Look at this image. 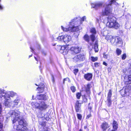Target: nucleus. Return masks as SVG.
Segmentation results:
<instances>
[{"label":"nucleus","instance_id":"nucleus-10","mask_svg":"<svg viewBox=\"0 0 131 131\" xmlns=\"http://www.w3.org/2000/svg\"><path fill=\"white\" fill-rule=\"evenodd\" d=\"M77 19V18H75L72 20L70 22V25L73 26V24H74V26H78V25H79L80 22L79 21H78V20H76Z\"/></svg>","mask_w":131,"mask_h":131},{"label":"nucleus","instance_id":"nucleus-11","mask_svg":"<svg viewBox=\"0 0 131 131\" xmlns=\"http://www.w3.org/2000/svg\"><path fill=\"white\" fill-rule=\"evenodd\" d=\"M45 85L44 84L42 83L39 85V87L37 88V89L38 90L39 93L42 92L44 91Z\"/></svg>","mask_w":131,"mask_h":131},{"label":"nucleus","instance_id":"nucleus-6","mask_svg":"<svg viewBox=\"0 0 131 131\" xmlns=\"http://www.w3.org/2000/svg\"><path fill=\"white\" fill-rule=\"evenodd\" d=\"M103 4L102 2H98L95 3L91 4V5L92 7L95 8V9H97L101 7Z\"/></svg>","mask_w":131,"mask_h":131},{"label":"nucleus","instance_id":"nucleus-19","mask_svg":"<svg viewBox=\"0 0 131 131\" xmlns=\"http://www.w3.org/2000/svg\"><path fill=\"white\" fill-rule=\"evenodd\" d=\"M71 39V37L69 35H64V41L65 42H68Z\"/></svg>","mask_w":131,"mask_h":131},{"label":"nucleus","instance_id":"nucleus-22","mask_svg":"<svg viewBox=\"0 0 131 131\" xmlns=\"http://www.w3.org/2000/svg\"><path fill=\"white\" fill-rule=\"evenodd\" d=\"M61 28L64 31H69V32H71V27H69L68 28H66L63 27L62 26H61Z\"/></svg>","mask_w":131,"mask_h":131},{"label":"nucleus","instance_id":"nucleus-49","mask_svg":"<svg viewBox=\"0 0 131 131\" xmlns=\"http://www.w3.org/2000/svg\"><path fill=\"white\" fill-rule=\"evenodd\" d=\"M5 105L6 106H8V104L9 103L8 102H7V101H5Z\"/></svg>","mask_w":131,"mask_h":131},{"label":"nucleus","instance_id":"nucleus-34","mask_svg":"<svg viewBox=\"0 0 131 131\" xmlns=\"http://www.w3.org/2000/svg\"><path fill=\"white\" fill-rule=\"evenodd\" d=\"M71 89L73 92H74L76 91L75 88L74 86H72L71 87Z\"/></svg>","mask_w":131,"mask_h":131},{"label":"nucleus","instance_id":"nucleus-29","mask_svg":"<svg viewBox=\"0 0 131 131\" xmlns=\"http://www.w3.org/2000/svg\"><path fill=\"white\" fill-rule=\"evenodd\" d=\"M19 100L18 99H16L14 101L13 103L14 104V106L17 105L19 102Z\"/></svg>","mask_w":131,"mask_h":131},{"label":"nucleus","instance_id":"nucleus-51","mask_svg":"<svg viewBox=\"0 0 131 131\" xmlns=\"http://www.w3.org/2000/svg\"><path fill=\"white\" fill-rule=\"evenodd\" d=\"M103 64H104L106 66H107V64L105 62H103Z\"/></svg>","mask_w":131,"mask_h":131},{"label":"nucleus","instance_id":"nucleus-15","mask_svg":"<svg viewBox=\"0 0 131 131\" xmlns=\"http://www.w3.org/2000/svg\"><path fill=\"white\" fill-rule=\"evenodd\" d=\"M9 94V93H7L5 94L4 93H1L0 94V97H4L6 100H8L10 97V95Z\"/></svg>","mask_w":131,"mask_h":131},{"label":"nucleus","instance_id":"nucleus-60","mask_svg":"<svg viewBox=\"0 0 131 131\" xmlns=\"http://www.w3.org/2000/svg\"><path fill=\"white\" fill-rule=\"evenodd\" d=\"M35 85H37V86H38V85H37L36 84H35Z\"/></svg>","mask_w":131,"mask_h":131},{"label":"nucleus","instance_id":"nucleus-9","mask_svg":"<svg viewBox=\"0 0 131 131\" xmlns=\"http://www.w3.org/2000/svg\"><path fill=\"white\" fill-rule=\"evenodd\" d=\"M58 48L60 50V51L62 53L65 52V54H66L68 52V51L66 49V48L65 46H58Z\"/></svg>","mask_w":131,"mask_h":131},{"label":"nucleus","instance_id":"nucleus-21","mask_svg":"<svg viewBox=\"0 0 131 131\" xmlns=\"http://www.w3.org/2000/svg\"><path fill=\"white\" fill-rule=\"evenodd\" d=\"M71 32L79 30V26H74L73 27H71Z\"/></svg>","mask_w":131,"mask_h":131},{"label":"nucleus","instance_id":"nucleus-4","mask_svg":"<svg viewBox=\"0 0 131 131\" xmlns=\"http://www.w3.org/2000/svg\"><path fill=\"white\" fill-rule=\"evenodd\" d=\"M81 50V48L78 46H72L69 49V51L71 54H74L79 53Z\"/></svg>","mask_w":131,"mask_h":131},{"label":"nucleus","instance_id":"nucleus-56","mask_svg":"<svg viewBox=\"0 0 131 131\" xmlns=\"http://www.w3.org/2000/svg\"><path fill=\"white\" fill-rule=\"evenodd\" d=\"M30 48L31 49L32 51H33V49L31 47H30Z\"/></svg>","mask_w":131,"mask_h":131},{"label":"nucleus","instance_id":"nucleus-12","mask_svg":"<svg viewBox=\"0 0 131 131\" xmlns=\"http://www.w3.org/2000/svg\"><path fill=\"white\" fill-rule=\"evenodd\" d=\"M47 107V105L43 102H41L40 103V106L39 109L40 110H42L45 109Z\"/></svg>","mask_w":131,"mask_h":131},{"label":"nucleus","instance_id":"nucleus-50","mask_svg":"<svg viewBox=\"0 0 131 131\" xmlns=\"http://www.w3.org/2000/svg\"><path fill=\"white\" fill-rule=\"evenodd\" d=\"M3 126L2 124L1 123H0V129H2L3 127Z\"/></svg>","mask_w":131,"mask_h":131},{"label":"nucleus","instance_id":"nucleus-48","mask_svg":"<svg viewBox=\"0 0 131 131\" xmlns=\"http://www.w3.org/2000/svg\"><path fill=\"white\" fill-rule=\"evenodd\" d=\"M2 110V106L1 104L0 103V114H1Z\"/></svg>","mask_w":131,"mask_h":131},{"label":"nucleus","instance_id":"nucleus-41","mask_svg":"<svg viewBox=\"0 0 131 131\" xmlns=\"http://www.w3.org/2000/svg\"><path fill=\"white\" fill-rule=\"evenodd\" d=\"M130 24L129 25L128 24L126 23L125 26V28L127 29H129L130 27Z\"/></svg>","mask_w":131,"mask_h":131},{"label":"nucleus","instance_id":"nucleus-53","mask_svg":"<svg viewBox=\"0 0 131 131\" xmlns=\"http://www.w3.org/2000/svg\"><path fill=\"white\" fill-rule=\"evenodd\" d=\"M43 53L45 55H46V54L44 52H43Z\"/></svg>","mask_w":131,"mask_h":131},{"label":"nucleus","instance_id":"nucleus-1","mask_svg":"<svg viewBox=\"0 0 131 131\" xmlns=\"http://www.w3.org/2000/svg\"><path fill=\"white\" fill-rule=\"evenodd\" d=\"M20 112L17 110L11 111L8 114V116L12 118V119L13 123L17 121L19 125L18 126L17 129L18 131H26L27 128L26 127V123L23 117L20 116Z\"/></svg>","mask_w":131,"mask_h":131},{"label":"nucleus","instance_id":"nucleus-16","mask_svg":"<svg viewBox=\"0 0 131 131\" xmlns=\"http://www.w3.org/2000/svg\"><path fill=\"white\" fill-rule=\"evenodd\" d=\"M93 75L92 74L88 73L84 75V78L88 81H90L92 79Z\"/></svg>","mask_w":131,"mask_h":131},{"label":"nucleus","instance_id":"nucleus-18","mask_svg":"<svg viewBox=\"0 0 131 131\" xmlns=\"http://www.w3.org/2000/svg\"><path fill=\"white\" fill-rule=\"evenodd\" d=\"M101 126L103 130H106L109 127L108 124L106 122L103 123Z\"/></svg>","mask_w":131,"mask_h":131},{"label":"nucleus","instance_id":"nucleus-23","mask_svg":"<svg viewBox=\"0 0 131 131\" xmlns=\"http://www.w3.org/2000/svg\"><path fill=\"white\" fill-rule=\"evenodd\" d=\"M98 46V42L97 41H96L94 45V49L95 52H97L99 50Z\"/></svg>","mask_w":131,"mask_h":131},{"label":"nucleus","instance_id":"nucleus-24","mask_svg":"<svg viewBox=\"0 0 131 131\" xmlns=\"http://www.w3.org/2000/svg\"><path fill=\"white\" fill-rule=\"evenodd\" d=\"M117 122L115 121H114L113 123V128L115 129H116L118 128L117 127Z\"/></svg>","mask_w":131,"mask_h":131},{"label":"nucleus","instance_id":"nucleus-47","mask_svg":"<svg viewBox=\"0 0 131 131\" xmlns=\"http://www.w3.org/2000/svg\"><path fill=\"white\" fill-rule=\"evenodd\" d=\"M104 57L105 58H107L108 56V55L105 54V53L103 54Z\"/></svg>","mask_w":131,"mask_h":131},{"label":"nucleus","instance_id":"nucleus-44","mask_svg":"<svg viewBox=\"0 0 131 131\" xmlns=\"http://www.w3.org/2000/svg\"><path fill=\"white\" fill-rule=\"evenodd\" d=\"M126 57V55L125 54H124L122 56V59L123 60L125 59Z\"/></svg>","mask_w":131,"mask_h":131},{"label":"nucleus","instance_id":"nucleus-3","mask_svg":"<svg viewBox=\"0 0 131 131\" xmlns=\"http://www.w3.org/2000/svg\"><path fill=\"white\" fill-rule=\"evenodd\" d=\"M72 59L74 62H79L84 60L85 59V58L84 55L80 54L75 56L72 58Z\"/></svg>","mask_w":131,"mask_h":131},{"label":"nucleus","instance_id":"nucleus-32","mask_svg":"<svg viewBox=\"0 0 131 131\" xmlns=\"http://www.w3.org/2000/svg\"><path fill=\"white\" fill-rule=\"evenodd\" d=\"M9 94L10 95V96L11 97H13L14 96L16 95V93H14L13 92H9Z\"/></svg>","mask_w":131,"mask_h":131},{"label":"nucleus","instance_id":"nucleus-36","mask_svg":"<svg viewBox=\"0 0 131 131\" xmlns=\"http://www.w3.org/2000/svg\"><path fill=\"white\" fill-rule=\"evenodd\" d=\"M35 105L36 107L39 109V107L40 106V103L39 104L38 103H36L35 104Z\"/></svg>","mask_w":131,"mask_h":131},{"label":"nucleus","instance_id":"nucleus-25","mask_svg":"<svg viewBox=\"0 0 131 131\" xmlns=\"http://www.w3.org/2000/svg\"><path fill=\"white\" fill-rule=\"evenodd\" d=\"M95 34H91L90 36V38L93 42L95 40Z\"/></svg>","mask_w":131,"mask_h":131},{"label":"nucleus","instance_id":"nucleus-7","mask_svg":"<svg viewBox=\"0 0 131 131\" xmlns=\"http://www.w3.org/2000/svg\"><path fill=\"white\" fill-rule=\"evenodd\" d=\"M124 82L126 84H128L131 83V75L125 76Z\"/></svg>","mask_w":131,"mask_h":131},{"label":"nucleus","instance_id":"nucleus-17","mask_svg":"<svg viewBox=\"0 0 131 131\" xmlns=\"http://www.w3.org/2000/svg\"><path fill=\"white\" fill-rule=\"evenodd\" d=\"M115 42L116 43V45L118 46H121L122 45V42L121 39L119 37H117Z\"/></svg>","mask_w":131,"mask_h":131},{"label":"nucleus","instance_id":"nucleus-42","mask_svg":"<svg viewBox=\"0 0 131 131\" xmlns=\"http://www.w3.org/2000/svg\"><path fill=\"white\" fill-rule=\"evenodd\" d=\"M78 69H75L73 70V73L76 75L77 74V73L78 72Z\"/></svg>","mask_w":131,"mask_h":131},{"label":"nucleus","instance_id":"nucleus-59","mask_svg":"<svg viewBox=\"0 0 131 131\" xmlns=\"http://www.w3.org/2000/svg\"><path fill=\"white\" fill-rule=\"evenodd\" d=\"M32 56V54L31 55L29 56V57L31 56Z\"/></svg>","mask_w":131,"mask_h":131},{"label":"nucleus","instance_id":"nucleus-30","mask_svg":"<svg viewBox=\"0 0 131 131\" xmlns=\"http://www.w3.org/2000/svg\"><path fill=\"white\" fill-rule=\"evenodd\" d=\"M121 52L122 51L121 50H120L118 48H117L116 49V52L117 55H120L121 53Z\"/></svg>","mask_w":131,"mask_h":131},{"label":"nucleus","instance_id":"nucleus-20","mask_svg":"<svg viewBox=\"0 0 131 131\" xmlns=\"http://www.w3.org/2000/svg\"><path fill=\"white\" fill-rule=\"evenodd\" d=\"M91 87V85L90 84H88L86 87L85 91L88 94H90V89Z\"/></svg>","mask_w":131,"mask_h":131},{"label":"nucleus","instance_id":"nucleus-33","mask_svg":"<svg viewBox=\"0 0 131 131\" xmlns=\"http://www.w3.org/2000/svg\"><path fill=\"white\" fill-rule=\"evenodd\" d=\"M39 124L41 126H44L46 124V123L42 121H39Z\"/></svg>","mask_w":131,"mask_h":131},{"label":"nucleus","instance_id":"nucleus-37","mask_svg":"<svg viewBox=\"0 0 131 131\" xmlns=\"http://www.w3.org/2000/svg\"><path fill=\"white\" fill-rule=\"evenodd\" d=\"M64 36H61L59 37L58 38V39H60L64 41Z\"/></svg>","mask_w":131,"mask_h":131},{"label":"nucleus","instance_id":"nucleus-35","mask_svg":"<svg viewBox=\"0 0 131 131\" xmlns=\"http://www.w3.org/2000/svg\"><path fill=\"white\" fill-rule=\"evenodd\" d=\"M76 96L77 99H80V97L81 96V94L80 93H76Z\"/></svg>","mask_w":131,"mask_h":131},{"label":"nucleus","instance_id":"nucleus-28","mask_svg":"<svg viewBox=\"0 0 131 131\" xmlns=\"http://www.w3.org/2000/svg\"><path fill=\"white\" fill-rule=\"evenodd\" d=\"M128 72L131 73V65L130 64L128 66V67L126 69V71Z\"/></svg>","mask_w":131,"mask_h":131},{"label":"nucleus","instance_id":"nucleus-14","mask_svg":"<svg viewBox=\"0 0 131 131\" xmlns=\"http://www.w3.org/2000/svg\"><path fill=\"white\" fill-rule=\"evenodd\" d=\"M37 98L39 100H46L47 99L48 97L45 94H40L37 95Z\"/></svg>","mask_w":131,"mask_h":131},{"label":"nucleus","instance_id":"nucleus-61","mask_svg":"<svg viewBox=\"0 0 131 131\" xmlns=\"http://www.w3.org/2000/svg\"><path fill=\"white\" fill-rule=\"evenodd\" d=\"M44 131H48L47 130H45Z\"/></svg>","mask_w":131,"mask_h":131},{"label":"nucleus","instance_id":"nucleus-27","mask_svg":"<svg viewBox=\"0 0 131 131\" xmlns=\"http://www.w3.org/2000/svg\"><path fill=\"white\" fill-rule=\"evenodd\" d=\"M84 39L87 42L89 41V37L87 35H85L83 37Z\"/></svg>","mask_w":131,"mask_h":131},{"label":"nucleus","instance_id":"nucleus-13","mask_svg":"<svg viewBox=\"0 0 131 131\" xmlns=\"http://www.w3.org/2000/svg\"><path fill=\"white\" fill-rule=\"evenodd\" d=\"M112 91L110 90L108 94L107 100L108 101V104L109 106H110L111 104V98L112 94Z\"/></svg>","mask_w":131,"mask_h":131},{"label":"nucleus","instance_id":"nucleus-8","mask_svg":"<svg viewBox=\"0 0 131 131\" xmlns=\"http://www.w3.org/2000/svg\"><path fill=\"white\" fill-rule=\"evenodd\" d=\"M81 106V104L79 103V101H77L75 103V109L76 112H78L80 111Z\"/></svg>","mask_w":131,"mask_h":131},{"label":"nucleus","instance_id":"nucleus-38","mask_svg":"<svg viewBox=\"0 0 131 131\" xmlns=\"http://www.w3.org/2000/svg\"><path fill=\"white\" fill-rule=\"evenodd\" d=\"M77 115L78 118L79 120H81L82 117L81 115L79 114H77Z\"/></svg>","mask_w":131,"mask_h":131},{"label":"nucleus","instance_id":"nucleus-2","mask_svg":"<svg viewBox=\"0 0 131 131\" xmlns=\"http://www.w3.org/2000/svg\"><path fill=\"white\" fill-rule=\"evenodd\" d=\"M106 25L109 28L116 29H118L120 26L119 24L116 22V18L111 16L108 17Z\"/></svg>","mask_w":131,"mask_h":131},{"label":"nucleus","instance_id":"nucleus-46","mask_svg":"<svg viewBox=\"0 0 131 131\" xmlns=\"http://www.w3.org/2000/svg\"><path fill=\"white\" fill-rule=\"evenodd\" d=\"M125 94H126L127 93V92H129L127 88H126V89H125Z\"/></svg>","mask_w":131,"mask_h":131},{"label":"nucleus","instance_id":"nucleus-52","mask_svg":"<svg viewBox=\"0 0 131 131\" xmlns=\"http://www.w3.org/2000/svg\"><path fill=\"white\" fill-rule=\"evenodd\" d=\"M91 115H88L87 116L86 118H89L90 117H91Z\"/></svg>","mask_w":131,"mask_h":131},{"label":"nucleus","instance_id":"nucleus-57","mask_svg":"<svg viewBox=\"0 0 131 131\" xmlns=\"http://www.w3.org/2000/svg\"><path fill=\"white\" fill-rule=\"evenodd\" d=\"M34 97V96L33 95L32 96V99H33V98Z\"/></svg>","mask_w":131,"mask_h":131},{"label":"nucleus","instance_id":"nucleus-58","mask_svg":"<svg viewBox=\"0 0 131 131\" xmlns=\"http://www.w3.org/2000/svg\"><path fill=\"white\" fill-rule=\"evenodd\" d=\"M35 59H36V60H37V59H36V57H35Z\"/></svg>","mask_w":131,"mask_h":131},{"label":"nucleus","instance_id":"nucleus-55","mask_svg":"<svg viewBox=\"0 0 131 131\" xmlns=\"http://www.w3.org/2000/svg\"><path fill=\"white\" fill-rule=\"evenodd\" d=\"M79 131H83L81 129H80L79 130Z\"/></svg>","mask_w":131,"mask_h":131},{"label":"nucleus","instance_id":"nucleus-40","mask_svg":"<svg viewBox=\"0 0 131 131\" xmlns=\"http://www.w3.org/2000/svg\"><path fill=\"white\" fill-rule=\"evenodd\" d=\"M83 100L84 102H86L87 101V99L86 97L84 95L83 97Z\"/></svg>","mask_w":131,"mask_h":131},{"label":"nucleus","instance_id":"nucleus-31","mask_svg":"<svg viewBox=\"0 0 131 131\" xmlns=\"http://www.w3.org/2000/svg\"><path fill=\"white\" fill-rule=\"evenodd\" d=\"M91 58L92 59L91 60L93 62H95L97 60L98 58L97 57H91Z\"/></svg>","mask_w":131,"mask_h":131},{"label":"nucleus","instance_id":"nucleus-5","mask_svg":"<svg viewBox=\"0 0 131 131\" xmlns=\"http://www.w3.org/2000/svg\"><path fill=\"white\" fill-rule=\"evenodd\" d=\"M105 39L107 41L110 42L113 45H116V43L115 42L116 37H114L112 36L107 35L105 37Z\"/></svg>","mask_w":131,"mask_h":131},{"label":"nucleus","instance_id":"nucleus-26","mask_svg":"<svg viewBox=\"0 0 131 131\" xmlns=\"http://www.w3.org/2000/svg\"><path fill=\"white\" fill-rule=\"evenodd\" d=\"M90 32L92 34H96V31L94 28H91L90 30Z\"/></svg>","mask_w":131,"mask_h":131},{"label":"nucleus","instance_id":"nucleus-43","mask_svg":"<svg viewBox=\"0 0 131 131\" xmlns=\"http://www.w3.org/2000/svg\"><path fill=\"white\" fill-rule=\"evenodd\" d=\"M68 81L69 82H70V79L68 78H66L64 79L63 81V83L64 84V81Z\"/></svg>","mask_w":131,"mask_h":131},{"label":"nucleus","instance_id":"nucleus-39","mask_svg":"<svg viewBox=\"0 0 131 131\" xmlns=\"http://www.w3.org/2000/svg\"><path fill=\"white\" fill-rule=\"evenodd\" d=\"M86 17L85 16H84L83 17H82L81 18V19L80 20V24H82V23L81 22L82 21H84L86 19Z\"/></svg>","mask_w":131,"mask_h":131},{"label":"nucleus","instance_id":"nucleus-54","mask_svg":"<svg viewBox=\"0 0 131 131\" xmlns=\"http://www.w3.org/2000/svg\"><path fill=\"white\" fill-rule=\"evenodd\" d=\"M87 128V127L86 126H84V128L85 129H86Z\"/></svg>","mask_w":131,"mask_h":131},{"label":"nucleus","instance_id":"nucleus-45","mask_svg":"<svg viewBox=\"0 0 131 131\" xmlns=\"http://www.w3.org/2000/svg\"><path fill=\"white\" fill-rule=\"evenodd\" d=\"M94 66L96 67H97L99 66V63L95 62L94 63Z\"/></svg>","mask_w":131,"mask_h":131}]
</instances>
